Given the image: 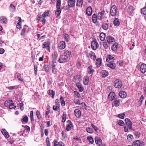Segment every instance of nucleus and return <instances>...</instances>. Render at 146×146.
<instances>
[{"mask_svg":"<svg viewBox=\"0 0 146 146\" xmlns=\"http://www.w3.org/2000/svg\"><path fill=\"white\" fill-rule=\"evenodd\" d=\"M117 8L115 5H113L110 9V14L111 16H115L116 15L117 13Z\"/></svg>","mask_w":146,"mask_h":146,"instance_id":"f257e3e1","label":"nucleus"},{"mask_svg":"<svg viewBox=\"0 0 146 146\" xmlns=\"http://www.w3.org/2000/svg\"><path fill=\"white\" fill-rule=\"evenodd\" d=\"M114 86L117 88H121L122 86V84L121 80L117 79L114 82Z\"/></svg>","mask_w":146,"mask_h":146,"instance_id":"f03ea898","label":"nucleus"},{"mask_svg":"<svg viewBox=\"0 0 146 146\" xmlns=\"http://www.w3.org/2000/svg\"><path fill=\"white\" fill-rule=\"evenodd\" d=\"M63 55L68 59L70 58L72 56L71 51L67 50H65L64 51V53Z\"/></svg>","mask_w":146,"mask_h":146,"instance_id":"7ed1b4c3","label":"nucleus"},{"mask_svg":"<svg viewBox=\"0 0 146 146\" xmlns=\"http://www.w3.org/2000/svg\"><path fill=\"white\" fill-rule=\"evenodd\" d=\"M143 142L140 140H137L134 141L133 143L134 146H144Z\"/></svg>","mask_w":146,"mask_h":146,"instance_id":"20e7f679","label":"nucleus"},{"mask_svg":"<svg viewBox=\"0 0 146 146\" xmlns=\"http://www.w3.org/2000/svg\"><path fill=\"white\" fill-rule=\"evenodd\" d=\"M68 59L63 55H60L59 57V61L60 63H63L67 62Z\"/></svg>","mask_w":146,"mask_h":146,"instance_id":"39448f33","label":"nucleus"},{"mask_svg":"<svg viewBox=\"0 0 146 146\" xmlns=\"http://www.w3.org/2000/svg\"><path fill=\"white\" fill-rule=\"evenodd\" d=\"M98 46V43L95 40L92 41L91 43V47L94 50H95L97 49Z\"/></svg>","mask_w":146,"mask_h":146,"instance_id":"423d86ee","label":"nucleus"},{"mask_svg":"<svg viewBox=\"0 0 146 146\" xmlns=\"http://www.w3.org/2000/svg\"><path fill=\"white\" fill-rule=\"evenodd\" d=\"M115 94L113 92H110L108 96V98L109 100L112 101L115 98Z\"/></svg>","mask_w":146,"mask_h":146,"instance_id":"0eeeda50","label":"nucleus"},{"mask_svg":"<svg viewBox=\"0 0 146 146\" xmlns=\"http://www.w3.org/2000/svg\"><path fill=\"white\" fill-rule=\"evenodd\" d=\"M125 121L126 125L128 126L129 129L130 130H132V123L130 119L128 118H126L125 119Z\"/></svg>","mask_w":146,"mask_h":146,"instance_id":"6e6552de","label":"nucleus"},{"mask_svg":"<svg viewBox=\"0 0 146 146\" xmlns=\"http://www.w3.org/2000/svg\"><path fill=\"white\" fill-rule=\"evenodd\" d=\"M67 122L68 124L67 125L66 129L67 131H70L71 129L73 127V125L70 121L68 120Z\"/></svg>","mask_w":146,"mask_h":146,"instance_id":"1a4fd4ad","label":"nucleus"},{"mask_svg":"<svg viewBox=\"0 0 146 146\" xmlns=\"http://www.w3.org/2000/svg\"><path fill=\"white\" fill-rule=\"evenodd\" d=\"M58 47L60 49L62 50L66 47L65 42L64 41H62L58 44Z\"/></svg>","mask_w":146,"mask_h":146,"instance_id":"9d476101","label":"nucleus"},{"mask_svg":"<svg viewBox=\"0 0 146 146\" xmlns=\"http://www.w3.org/2000/svg\"><path fill=\"white\" fill-rule=\"evenodd\" d=\"M75 0H68V6L70 7H72L75 6Z\"/></svg>","mask_w":146,"mask_h":146,"instance_id":"9b49d317","label":"nucleus"},{"mask_svg":"<svg viewBox=\"0 0 146 146\" xmlns=\"http://www.w3.org/2000/svg\"><path fill=\"white\" fill-rule=\"evenodd\" d=\"M108 62V64H107V65L108 67L112 69H114L116 67L115 64L113 62L111 61Z\"/></svg>","mask_w":146,"mask_h":146,"instance_id":"f8f14e48","label":"nucleus"},{"mask_svg":"<svg viewBox=\"0 0 146 146\" xmlns=\"http://www.w3.org/2000/svg\"><path fill=\"white\" fill-rule=\"evenodd\" d=\"M92 7H89L86 9V13L88 15L90 16L92 15Z\"/></svg>","mask_w":146,"mask_h":146,"instance_id":"ddd939ff","label":"nucleus"},{"mask_svg":"<svg viewBox=\"0 0 146 146\" xmlns=\"http://www.w3.org/2000/svg\"><path fill=\"white\" fill-rule=\"evenodd\" d=\"M75 116L77 118L80 117L81 115V111L78 109H75L74 111Z\"/></svg>","mask_w":146,"mask_h":146,"instance_id":"4468645a","label":"nucleus"},{"mask_svg":"<svg viewBox=\"0 0 146 146\" xmlns=\"http://www.w3.org/2000/svg\"><path fill=\"white\" fill-rule=\"evenodd\" d=\"M113 100V104L115 106L117 107L119 106L120 101L118 98H116Z\"/></svg>","mask_w":146,"mask_h":146,"instance_id":"2eb2a0df","label":"nucleus"},{"mask_svg":"<svg viewBox=\"0 0 146 146\" xmlns=\"http://www.w3.org/2000/svg\"><path fill=\"white\" fill-rule=\"evenodd\" d=\"M140 70L143 73L145 72H146V64H142L140 67Z\"/></svg>","mask_w":146,"mask_h":146,"instance_id":"dca6fc26","label":"nucleus"},{"mask_svg":"<svg viewBox=\"0 0 146 146\" xmlns=\"http://www.w3.org/2000/svg\"><path fill=\"white\" fill-rule=\"evenodd\" d=\"M108 72L106 70H103L101 72V75L102 77L105 78L108 75Z\"/></svg>","mask_w":146,"mask_h":146,"instance_id":"f3484780","label":"nucleus"},{"mask_svg":"<svg viewBox=\"0 0 146 146\" xmlns=\"http://www.w3.org/2000/svg\"><path fill=\"white\" fill-rule=\"evenodd\" d=\"M119 95L120 97L122 98H124L126 97L127 96L126 92L123 91H121L119 93Z\"/></svg>","mask_w":146,"mask_h":146,"instance_id":"a211bd4d","label":"nucleus"},{"mask_svg":"<svg viewBox=\"0 0 146 146\" xmlns=\"http://www.w3.org/2000/svg\"><path fill=\"white\" fill-rule=\"evenodd\" d=\"M1 132L3 134L5 138H8L9 137V135L8 133L4 129H2Z\"/></svg>","mask_w":146,"mask_h":146,"instance_id":"6ab92c4d","label":"nucleus"},{"mask_svg":"<svg viewBox=\"0 0 146 146\" xmlns=\"http://www.w3.org/2000/svg\"><path fill=\"white\" fill-rule=\"evenodd\" d=\"M106 39L108 42L109 43H110L113 42L114 40L113 37L110 36H107Z\"/></svg>","mask_w":146,"mask_h":146,"instance_id":"aec40b11","label":"nucleus"},{"mask_svg":"<svg viewBox=\"0 0 146 146\" xmlns=\"http://www.w3.org/2000/svg\"><path fill=\"white\" fill-rule=\"evenodd\" d=\"M95 141L96 144L99 145H100L102 143V140L100 138L98 137H96L95 138Z\"/></svg>","mask_w":146,"mask_h":146,"instance_id":"412c9836","label":"nucleus"},{"mask_svg":"<svg viewBox=\"0 0 146 146\" xmlns=\"http://www.w3.org/2000/svg\"><path fill=\"white\" fill-rule=\"evenodd\" d=\"M89 77L88 76H86L84 77L83 79V83L84 85H87L89 83Z\"/></svg>","mask_w":146,"mask_h":146,"instance_id":"4be33fe9","label":"nucleus"},{"mask_svg":"<svg viewBox=\"0 0 146 146\" xmlns=\"http://www.w3.org/2000/svg\"><path fill=\"white\" fill-rule=\"evenodd\" d=\"M76 85L79 89V91L80 92H82L83 91L84 88L82 87V86L80 83L79 82L76 83Z\"/></svg>","mask_w":146,"mask_h":146,"instance_id":"5701e85b","label":"nucleus"},{"mask_svg":"<svg viewBox=\"0 0 146 146\" xmlns=\"http://www.w3.org/2000/svg\"><path fill=\"white\" fill-rule=\"evenodd\" d=\"M115 60V58L113 56H112L110 55H108L106 61L107 62H110L113 61Z\"/></svg>","mask_w":146,"mask_h":146,"instance_id":"b1692460","label":"nucleus"},{"mask_svg":"<svg viewBox=\"0 0 146 146\" xmlns=\"http://www.w3.org/2000/svg\"><path fill=\"white\" fill-rule=\"evenodd\" d=\"M104 13L105 12L104 11H102L101 12H99L98 15V19L100 20H101L102 17L103 16Z\"/></svg>","mask_w":146,"mask_h":146,"instance_id":"393cba45","label":"nucleus"},{"mask_svg":"<svg viewBox=\"0 0 146 146\" xmlns=\"http://www.w3.org/2000/svg\"><path fill=\"white\" fill-rule=\"evenodd\" d=\"M0 21L1 22H2L3 23L6 24L7 22V18L5 17L2 16L0 17Z\"/></svg>","mask_w":146,"mask_h":146,"instance_id":"a878e982","label":"nucleus"},{"mask_svg":"<svg viewBox=\"0 0 146 146\" xmlns=\"http://www.w3.org/2000/svg\"><path fill=\"white\" fill-rule=\"evenodd\" d=\"M113 23L115 26H118L119 25L120 22L117 18H115L113 21Z\"/></svg>","mask_w":146,"mask_h":146,"instance_id":"bb28decb","label":"nucleus"},{"mask_svg":"<svg viewBox=\"0 0 146 146\" xmlns=\"http://www.w3.org/2000/svg\"><path fill=\"white\" fill-rule=\"evenodd\" d=\"M89 55L90 57L93 60H94L96 59V57L95 53L92 51H90Z\"/></svg>","mask_w":146,"mask_h":146,"instance_id":"cd10ccee","label":"nucleus"},{"mask_svg":"<svg viewBox=\"0 0 146 146\" xmlns=\"http://www.w3.org/2000/svg\"><path fill=\"white\" fill-rule=\"evenodd\" d=\"M52 66V73L55 74H56L57 71L55 68V65L54 64H51Z\"/></svg>","mask_w":146,"mask_h":146,"instance_id":"c85d7f7f","label":"nucleus"},{"mask_svg":"<svg viewBox=\"0 0 146 146\" xmlns=\"http://www.w3.org/2000/svg\"><path fill=\"white\" fill-rule=\"evenodd\" d=\"M102 62V59L100 58H99L96 60V64L98 67L100 66Z\"/></svg>","mask_w":146,"mask_h":146,"instance_id":"c756f323","label":"nucleus"},{"mask_svg":"<svg viewBox=\"0 0 146 146\" xmlns=\"http://www.w3.org/2000/svg\"><path fill=\"white\" fill-rule=\"evenodd\" d=\"M54 146H64V143L62 142L58 143L55 140L54 141Z\"/></svg>","mask_w":146,"mask_h":146,"instance_id":"7c9ffc66","label":"nucleus"},{"mask_svg":"<svg viewBox=\"0 0 146 146\" xmlns=\"http://www.w3.org/2000/svg\"><path fill=\"white\" fill-rule=\"evenodd\" d=\"M118 45V44L117 43L115 42V43L111 46V50L113 51H115L116 50Z\"/></svg>","mask_w":146,"mask_h":146,"instance_id":"2f4dec72","label":"nucleus"},{"mask_svg":"<svg viewBox=\"0 0 146 146\" xmlns=\"http://www.w3.org/2000/svg\"><path fill=\"white\" fill-rule=\"evenodd\" d=\"M62 122H64L66 119V114L65 112H64L63 113V114L62 116Z\"/></svg>","mask_w":146,"mask_h":146,"instance_id":"473e14b6","label":"nucleus"},{"mask_svg":"<svg viewBox=\"0 0 146 146\" xmlns=\"http://www.w3.org/2000/svg\"><path fill=\"white\" fill-rule=\"evenodd\" d=\"M102 27L103 29L107 30L108 28V24L105 22L103 23L102 25Z\"/></svg>","mask_w":146,"mask_h":146,"instance_id":"72a5a7b5","label":"nucleus"},{"mask_svg":"<svg viewBox=\"0 0 146 146\" xmlns=\"http://www.w3.org/2000/svg\"><path fill=\"white\" fill-rule=\"evenodd\" d=\"M106 35L105 34L103 33H101L100 34V40L102 41H104Z\"/></svg>","mask_w":146,"mask_h":146,"instance_id":"f704fd0d","label":"nucleus"},{"mask_svg":"<svg viewBox=\"0 0 146 146\" xmlns=\"http://www.w3.org/2000/svg\"><path fill=\"white\" fill-rule=\"evenodd\" d=\"M48 94L50 95H52V97L53 98L55 95V92L54 91L49 90L48 91Z\"/></svg>","mask_w":146,"mask_h":146,"instance_id":"c9c22d12","label":"nucleus"},{"mask_svg":"<svg viewBox=\"0 0 146 146\" xmlns=\"http://www.w3.org/2000/svg\"><path fill=\"white\" fill-rule=\"evenodd\" d=\"M97 18L98 17H97L96 15L95 14H94L92 15V19L93 22L94 23H96Z\"/></svg>","mask_w":146,"mask_h":146,"instance_id":"e433bc0d","label":"nucleus"},{"mask_svg":"<svg viewBox=\"0 0 146 146\" xmlns=\"http://www.w3.org/2000/svg\"><path fill=\"white\" fill-rule=\"evenodd\" d=\"M12 102V101L11 100H7L5 102L4 104L5 106H9L11 103Z\"/></svg>","mask_w":146,"mask_h":146,"instance_id":"4c0bfd02","label":"nucleus"},{"mask_svg":"<svg viewBox=\"0 0 146 146\" xmlns=\"http://www.w3.org/2000/svg\"><path fill=\"white\" fill-rule=\"evenodd\" d=\"M83 3V0H77L76 5L79 7H81Z\"/></svg>","mask_w":146,"mask_h":146,"instance_id":"58836bf2","label":"nucleus"},{"mask_svg":"<svg viewBox=\"0 0 146 146\" xmlns=\"http://www.w3.org/2000/svg\"><path fill=\"white\" fill-rule=\"evenodd\" d=\"M88 72L89 74H92L94 72V70L92 68V67L91 66H89L88 68Z\"/></svg>","mask_w":146,"mask_h":146,"instance_id":"ea45409f","label":"nucleus"},{"mask_svg":"<svg viewBox=\"0 0 146 146\" xmlns=\"http://www.w3.org/2000/svg\"><path fill=\"white\" fill-rule=\"evenodd\" d=\"M61 9L60 8H57L56 10L55 11V13L56 15H57V16H59L61 12Z\"/></svg>","mask_w":146,"mask_h":146,"instance_id":"a19ab883","label":"nucleus"},{"mask_svg":"<svg viewBox=\"0 0 146 146\" xmlns=\"http://www.w3.org/2000/svg\"><path fill=\"white\" fill-rule=\"evenodd\" d=\"M58 54L56 52H54L52 54V58L56 59L58 56Z\"/></svg>","mask_w":146,"mask_h":146,"instance_id":"79ce46f5","label":"nucleus"},{"mask_svg":"<svg viewBox=\"0 0 146 146\" xmlns=\"http://www.w3.org/2000/svg\"><path fill=\"white\" fill-rule=\"evenodd\" d=\"M127 10V11L129 13L132 12L133 10V6H129L128 7Z\"/></svg>","mask_w":146,"mask_h":146,"instance_id":"37998d69","label":"nucleus"},{"mask_svg":"<svg viewBox=\"0 0 146 146\" xmlns=\"http://www.w3.org/2000/svg\"><path fill=\"white\" fill-rule=\"evenodd\" d=\"M60 100L61 101V104L62 106H64L65 105V103L64 100V98L63 97H61L60 98Z\"/></svg>","mask_w":146,"mask_h":146,"instance_id":"c03bdc74","label":"nucleus"},{"mask_svg":"<svg viewBox=\"0 0 146 146\" xmlns=\"http://www.w3.org/2000/svg\"><path fill=\"white\" fill-rule=\"evenodd\" d=\"M9 9L11 11L13 12L15 10V7L12 4L10 5Z\"/></svg>","mask_w":146,"mask_h":146,"instance_id":"a18cd8bd","label":"nucleus"},{"mask_svg":"<svg viewBox=\"0 0 146 146\" xmlns=\"http://www.w3.org/2000/svg\"><path fill=\"white\" fill-rule=\"evenodd\" d=\"M61 0H58L56 3V7L57 8H60L61 5Z\"/></svg>","mask_w":146,"mask_h":146,"instance_id":"49530a36","label":"nucleus"},{"mask_svg":"<svg viewBox=\"0 0 146 146\" xmlns=\"http://www.w3.org/2000/svg\"><path fill=\"white\" fill-rule=\"evenodd\" d=\"M117 124L120 126H123L124 125V123L123 121L119 120L117 122Z\"/></svg>","mask_w":146,"mask_h":146,"instance_id":"de8ad7c7","label":"nucleus"},{"mask_svg":"<svg viewBox=\"0 0 146 146\" xmlns=\"http://www.w3.org/2000/svg\"><path fill=\"white\" fill-rule=\"evenodd\" d=\"M88 140L89 141L91 144H92L94 142V140L91 136H88L87 137Z\"/></svg>","mask_w":146,"mask_h":146,"instance_id":"09e8293b","label":"nucleus"},{"mask_svg":"<svg viewBox=\"0 0 146 146\" xmlns=\"http://www.w3.org/2000/svg\"><path fill=\"white\" fill-rule=\"evenodd\" d=\"M17 79H18V80H20V81H22V82L23 81V79L21 78V74H20L19 73L17 74Z\"/></svg>","mask_w":146,"mask_h":146,"instance_id":"8fccbe9b","label":"nucleus"},{"mask_svg":"<svg viewBox=\"0 0 146 146\" xmlns=\"http://www.w3.org/2000/svg\"><path fill=\"white\" fill-rule=\"evenodd\" d=\"M125 114L124 113L119 114L118 115V117L121 119H123L124 118Z\"/></svg>","mask_w":146,"mask_h":146,"instance_id":"3c124183","label":"nucleus"},{"mask_svg":"<svg viewBox=\"0 0 146 146\" xmlns=\"http://www.w3.org/2000/svg\"><path fill=\"white\" fill-rule=\"evenodd\" d=\"M49 43L48 42H44L43 47L44 48H46L49 46Z\"/></svg>","mask_w":146,"mask_h":146,"instance_id":"603ef678","label":"nucleus"},{"mask_svg":"<svg viewBox=\"0 0 146 146\" xmlns=\"http://www.w3.org/2000/svg\"><path fill=\"white\" fill-rule=\"evenodd\" d=\"M9 107L10 109L15 108L16 107V106H14V104L12 102L11 103V104H10Z\"/></svg>","mask_w":146,"mask_h":146,"instance_id":"864d4df0","label":"nucleus"},{"mask_svg":"<svg viewBox=\"0 0 146 146\" xmlns=\"http://www.w3.org/2000/svg\"><path fill=\"white\" fill-rule=\"evenodd\" d=\"M30 118L31 121H34L33 112V111H31L30 112Z\"/></svg>","mask_w":146,"mask_h":146,"instance_id":"5fc2aeb1","label":"nucleus"},{"mask_svg":"<svg viewBox=\"0 0 146 146\" xmlns=\"http://www.w3.org/2000/svg\"><path fill=\"white\" fill-rule=\"evenodd\" d=\"M141 13L144 15H146V7L141 9Z\"/></svg>","mask_w":146,"mask_h":146,"instance_id":"6e6d98bb","label":"nucleus"},{"mask_svg":"<svg viewBox=\"0 0 146 146\" xmlns=\"http://www.w3.org/2000/svg\"><path fill=\"white\" fill-rule=\"evenodd\" d=\"M22 120L25 122L27 123L28 121V117L26 116L24 117L23 118Z\"/></svg>","mask_w":146,"mask_h":146,"instance_id":"4d7b16f0","label":"nucleus"},{"mask_svg":"<svg viewBox=\"0 0 146 146\" xmlns=\"http://www.w3.org/2000/svg\"><path fill=\"white\" fill-rule=\"evenodd\" d=\"M74 93L77 96L78 98H80L81 96L78 92L76 91H74Z\"/></svg>","mask_w":146,"mask_h":146,"instance_id":"13d9d810","label":"nucleus"},{"mask_svg":"<svg viewBox=\"0 0 146 146\" xmlns=\"http://www.w3.org/2000/svg\"><path fill=\"white\" fill-rule=\"evenodd\" d=\"M49 11H47L44 12L43 14L42 15L43 17H45L47 16H48L49 13Z\"/></svg>","mask_w":146,"mask_h":146,"instance_id":"bf43d9fd","label":"nucleus"},{"mask_svg":"<svg viewBox=\"0 0 146 146\" xmlns=\"http://www.w3.org/2000/svg\"><path fill=\"white\" fill-rule=\"evenodd\" d=\"M133 138V136L132 135H129L127 136V139L129 141H131L132 139Z\"/></svg>","mask_w":146,"mask_h":146,"instance_id":"052dcab7","label":"nucleus"},{"mask_svg":"<svg viewBox=\"0 0 146 146\" xmlns=\"http://www.w3.org/2000/svg\"><path fill=\"white\" fill-rule=\"evenodd\" d=\"M74 102L76 104L78 105H80L81 103L80 102L78 99L75 100L74 101Z\"/></svg>","mask_w":146,"mask_h":146,"instance_id":"680f3d73","label":"nucleus"},{"mask_svg":"<svg viewBox=\"0 0 146 146\" xmlns=\"http://www.w3.org/2000/svg\"><path fill=\"white\" fill-rule=\"evenodd\" d=\"M103 45L104 47L105 48H108V45L107 44L106 42H104L103 43Z\"/></svg>","mask_w":146,"mask_h":146,"instance_id":"e2e57ef3","label":"nucleus"},{"mask_svg":"<svg viewBox=\"0 0 146 146\" xmlns=\"http://www.w3.org/2000/svg\"><path fill=\"white\" fill-rule=\"evenodd\" d=\"M45 70L46 72H49L50 70L49 67L47 65H45L44 66Z\"/></svg>","mask_w":146,"mask_h":146,"instance_id":"0e129e2a","label":"nucleus"},{"mask_svg":"<svg viewBox=\"0 0 146 146\" xmlns=\"http://www.w3.org/2000/svg\"><path fill=\"white\" fill-rule=\"evenodd\" d=\"M87 131L89 133H92V130L91 128L90 127H87L86 128Z\"/></svg>","mask_w":146,"mask_h":146,"instance_id":"69168bd1","label":"nucleus"},{"mask_svg":"<svg viewBox=\"0 0 146 146\" xmlns=\"http://www.w3.org/2000/svg\"><path fill=\"white\" fill-rule=\"evenodd\" d=\"M8 88L10 90H13L16 89L17 88V87L16 86H11L9 87Z\"/></svg>","mask_w":146,"mask_h":146,"instance_id":"338daca9","label":"nucleus"},{"mask_svg":"<svg viewBox=\"0 0 146 146\" xmlns=\"http://www.w3.org/2000/svg\"><path fill=\"white\" fill-rule=\"evenodd\" d=\"M91 125L92 128L95 131H97L98 130V128L96 126L92 124H91Z\"/></svg>","mask_w":146,"mask_h":146,"instance_id":"774afa93","label":"nucleus"}]
</instances>
